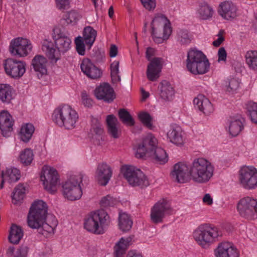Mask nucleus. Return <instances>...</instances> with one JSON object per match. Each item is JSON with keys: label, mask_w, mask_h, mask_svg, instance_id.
I'll return each mask as SVG.
<instances>
[{"label": "nucleus", "mask_w": 257, "mask_h": 257, "mask_svg": "<svg viewBox=\"0 0 257 257\" xmlns=\"http://www.w3.org/2000/svg\"><path fill=\"white\" fill-rule=\"evenodd\" d=\"M47 206L42 200L35 201L32 205L28 215L27 222L33 229L42 228L44 231L51 233L58 225L56 217L52 215L47 216Z\"/></svg>", "instance_id": "obj_1"}, {"label": "nucleus", "mask_w": 257, "mask_h": 257, "mask_svg": "<svg viewBox=\"0 0 257 257\" xmlns=\"http://www.w3.org/2000/svg\"><path fill=\"white\" fill-rule=\"evenodd\" d=\"M209 67L208 60L203 52L196 49H190L188 52L186 67L191 73L204 74L209 71Z\"/></svg>", "instance_id": "obj_2"}, {"label": "nucleus", "mask_w": 257, "mask_h": 257, "mask_svg": "<svg viewBox=\"0 0 257 257\" xmlns=\"http://www.w3.org/2000/svg\"><path fill=\"white\" fill-rule=\"evenodd\" d=\"M213 167L206 159L200 158L193 160L190 165L192 179L197 183L207 182L213 175Z\"/></svg>", "instance_id": "obj_3"}, {"label": "nucleus", "mask_w": 257, "mask_h": 257, "mask_svg": "<svg viewBox=\"0 0 257 257\" xmlns=\"http://www.w3.org/2000/svg\"><path fill=\"white\" fill-rule=\"evenodd\" d=\"M53 120L60 126L72 130L76 126L78 120L77 112L70 106L64 105L55 109L53 113Z\"/></svg>", "instance_id": "obj_4"}, {"label": "nucleus", "mask_w": 257, "mask_h": 257, "mask_svg": "<svg viewBox=\"0 0 257 257\" xmlns=\"http://www.w3.org/2000/svg\"><path fill=\"white\" fill-rule=\"evenodd\" d=\"M110 223L109 216L103 209L92 213L85 219L84 228L93 233L100 234L103 233V227Z\"/></svg>", "instance_id": "obj_5"}, {"label": "nucleus", "mask_w": 257, "mask_h": 257, "mask_svg": "<svg viewBox=\"0 0 257 257\" xmlns=\"http://www.w3.org/2000/svg\"><path fill=\"white\" fill-rule=\"evenodd\" d=\"M220 235L217 228L209 224L199 225L193 232L195 240L203 248L215 241Z\"/></svg>", "instance_id": "obj_6"}, {"label": "nucleus", "mask_w": 257, "mask_h": 257, "mask_svg": "<svg viewBox=\"0 0 257 257\" xmlns=\"http://www.w3.org/2000/svg\"><path fill=\"white\" fill-rule=\"evenodd\" d=\"M168 20L162 15H158L154 18L151 23L152 35L154 41L157 43H161L167 39L171 34L170 24H167Z\"/></svg>", "instance_id": "obj_7"}, {"label": "nucleus", "mask_w": 257, "mask_h": 257, "mask_svg": "<svg viewBox=\"0 0 257 257\" xmlns=\"http://www.w3.org/2000/svg\"><path fill=\"white\" fill-rule=\"evenodd\" d=\"M121 172L124 178L133 187H146L150 184L145 174L139 169L131 165H124L121 168Z\"/></svg>", "instance_id": "obj_8"}, {"label": "nucleus", "mask_w": 257, "mask_h": 257, "mask_svg": "<svg viewBox=\"0 0 257 257\" xmlns=\"http://www.w3.org/2000/svg\"><path fill=\"white\" fill-rule=\"evenodd\" d=\"M83 175L81 173L71 176L62 186L64 197L71 201L79 199L82 194L80 184L82 183Z\"/></svg>", "instance_id": "obj_9"}, {"label": "nucleus", "mask_w": 257, "mask_h": 257, "mask_svg": "<svg viewBox=\"0 0 257 257\" xmlns=\"http://www.w3.org/2000/svg\"><path fill=\"white\" fill-rule=\"evenodd\" d=\"M155 50L151 47H148L146 50V57L150 63L148 65L147 70V76L148 79L152 81L156 80L160 77L163 59L161 58L155 57L151 59L155 55Z\"/></svg>", "instance_id": "obj_10"}, {"label": "nucleus", "mask_w": 257, "mask_h": 257, "mask_svg": "<svg viewBox=\"0 0 257 257\" xmlns=\"http://www.w3.org/2000/svg\"><path fill=\"white\" fill-rule=\"evenodd\" d=\"M237 210L243 217L248 219L257 218V200L250 197L241 199L237 206Z\"/></svg>", "instance_id": "obj_11"}, {"label": "nucleus", "mask_w": 257, "mask_h": 257, "mask_svg": "<svg viewBox=\"0 0 257 257\" xmlns=\"http://www.w3.org/2000/svg\"><path fill=\"white\" fill-rule=\"evenodd\" d=\"M41 180L46 190L51 193L56 191V186L59 183L57 170L49 166H44L41 175Z\"/></svg>", "instance_id": "obj_12"}, {"label": "nucleus", "mask_w": 257, "mask_h": 257, "mask_svg": "<svg viewBox=\"0 0 257 257\" xmlns=\"http://www.w3.org/2000/svg\"><path fill=\"white\" fill-rule=\"evenodd\" d=\"M239 182L247 190L257 187V170L252 167H243L239 171Z\"/></svg>", "instance_id": "obj_13"}, {"label": "nucleus", "mask_w": 257, "mask_h": 257, "mask_svg": "<svg viewBox=\"0 0 257 257\" xmlns=\"http://www.w3.org/2000/svg\"><path fill=\"white\" fill-rule=\"evenodd\" d=\"M172 208L166 200H162L157 202L151 209V219L154 223L162 222L166 215L172 214Z\"/></svg>", "instance_id": "obj_14"}, {"label": "nucleus", "mask_w": 257, "mask_h": 257, "mask_svg": "<svg viewBox=\"0 0 257 257\" xmlns=\"http://www.w3.org/2000/svg\"><path fill=\"white\" fill-rule=\"evenodd\" d=\"M158 141L152 134H149L143 138L142 142L139 144L136 153V157L140 159H146L148 152H152L158 147Z\"/></svg>", "instance_id": "obj_15"}, {"label": "nucleus", "mask_w": 257, "mask_h": 257, "mask_svg": "<svg viewBox=\"0 0 257 257\" xmlns=\"http://www.w3.org/2000/svg\"><path fill=\"white\" fill-rule=\"evenodd\" d=\"M32 46L30 41L22 38L13 40L9 47L11 54L20 57L27 56L32 50Z\"/></svg>", "instance_id": "obj_16"}, {"label": "nucleus", "mask_w": 257, "mask_h": 257, "mask_svg": "<svg viewBox=\"0 0 257 257\" xmlns=\"http://www.w3.org/2000/svg\"><path fill=\"white\" fill-rule=\"evenodd\" d=\"M171 174L172 177L178 183H185L191 178L190 166L184 163L179 162L174 166Z\"/></svg>", "instance_id": "obj_17"}, {"label": "nucleus", "mask_w": 257, "mask_h": 257, "mask_svg": "<svg viewBox=\"0 0 257 257\" xmlns=\"http://www.w3.org/2000/svg\"><path fill=\"white\" fill-rule=\"evenodd\" d=\"M6 73L14 78L21 77L25 72V64L21 61L10 59L5 64Z\"/></svg>", "instance_id": "obj_18"}, {"label": "nucleus", "mask_w": 257, "mask_h": 257, "mask_svg": "<svg viewBox=\"0 0 257 257\" xmlns=\"http://www.w3.org/2000/svg\"><path fill=\"white\" fill-rule=\"evenodd\" d=\"M94 94L98 100L107 103H111L115 98V94L112 87L107 83H103L94 90Z\"/></svg>", "instance_id": "obj_19"}, {"label": "nucleus", "mask_w": 257, "mask_h": 257, "mask_svg": "<svg viewBox=\"0 0 257 257\" xmlns=\"http://www.w3.org/2000/svg\"><path fill=\"white\" fill-rule=\"evenodd\" d=\"M95 175L98 183L101 186H106L112 175V170L111 167L106 163H100L97 165Z\"/></svg>", "instance_id": "obj_20"}, {"label": "nucleus", "mask_w": 257, "mask_h": 257, "mask_svg": "<svg viewBox=\"0 0 257 257\" xmlns=\"http://www.w3.org/2000/svg\"><path fill=\"white\" fill-rule=\"evenodd\" d=\"M80 67L83 73L92 79L99 78L102 74L101 70L95 66L90 59L87 58L82 60Z\"/></svg>", "instance_id": "obj_21"}, {"label": "nucleus", "mask_w": 257, "mask_h": 257, "mask_svg": "<svg viewBox=\"0 0 257 257\" xmlns=\"http://www.w3.org/2000/svg\"><path fill=\"white\" fill-rule=\"evenodd\" d=\"M56 37L57 38L55 41V44L60 54H64L71 48V40L65 34L60 32L59 29L54 30Z\"/></svg>", "instance_id": "obj_22"}, {"label": "nucleus", "mask_w": 257, "mask_h": 257, "mask_svg": "<svg viewBox=\"0 0 257 257\" xmlns=\"http://www.w3.org/2000/svg\"><path fill=\"white\" fill-rule=\"evenodd\" d=\"M14 120L12 115L7 110H3L0 114V129L5 137H9L13 131Z\"/></svg>", "instance_id": "obj_23"}, {"label": "nucleus", "mask_w": 257, "mask_h": 257, "mask_svg": "<svg viewBox=\"0 0 257 257\" xmlns=\"http://www.w3.org/2000/svg\"><path fill=\"white\" fill-rule=\"evenodd\" d=\"M218 12L222 18L226 20H232L237 16V8L230 2L221 3Z\"/></svg>", "instance_id": "obj_24"}, {"label": "nucleus", "mask_w": 257, "mask_h": 257, "mask_svg": "<svg viewBox=\"0 0 257 257\" xmlns=\"http://www.w3.org/2000/svg\"><path fill=\"white\" fill-rule=\"evenodd\" d=\"M31 64L39 78L47 74L48 61L44 56L41 55L35 56Z\"/></svg>", "instance_id": "obj_25"}, {"label": "nucleus", "mask_w": 257, "mask_h": 257, "mask_svg": "<svg viewBox=\"0 0 257 257\" xmlns=\"http://www.w3.org/2000/svg\"><path fill=\"white\" fill-rule=\"evenodd\" d=\"M216 257H239L237 249L229 242H223L215 250Z\"/></svg>", "instance_id": "obj_26"}, {"label": "nucleus", "mask_w": 257, "mask_h": 257, "mask_svg": "<svg viewBox=\"0 0 257 257\" xmlns=\"http://www.w3.org/2000/svg\"><path fill=\"white\" fill-rule=\"evenodd\" d=\"M170 141L177 146H182L184 143V133L182 128L177 125L171 126L167 133Z\"/></svg>", "instance_id": "obj_27"}, {"label": "nucleus", "mask_w": 257, "mask_h": 257, "mask_svg": "<svg viewBox=\"0 0 257 257\" xmlns=\"http://www.w3.org/2000/svg\"><path fill=\"white\" fill-rule=\"evenodd\" d=\"M55 44L52 41L45 40L42 45V50L52 62H56L60 59L61 54L59 51L55 48Z\"/></svg>", "instance_id": "obj_28"}, {"label": "nucleus", "mask_w": 257, "mask_h": 257, "mask_svg": "<svg viewBox=\"0 0 257 257\" xmlns=\"http://www.w3.org/2000/svg\"><path fill=\"white\" fill-rule=\"evenodd\" d=\"M193 103L205 115H209L213 111L211 103L203 95H198L195 97L193 100Z\"/></svg>", "instance_id": "obj_29"}, {"label": "nucleus", "mask_w": 257, "mask_h": 257, "mask_svg": "<svg viewBox=\"0 0 257 257\" xmlns=\"http://www.w3.org/2000/svg\"><path fill=\"white\" fill-rule=\"evenodd\" d=\"M1 177L2 180L0 188L2 189L5 181L10 184L18 181L20 178V171L18 169L15 168H8L5 171H2Z\"/></svg>", "instance_id": "obj_30"}, {"label": "nucleus", "mask_w": 257, "mask_h": 257, "mask_svg": "<svg viewBox=\"0 0 257 257\" xmlns=\"http://www.w3.org/2000/svg\"><path fill=\"white\" fill-rule=\"evenodd\" d=\"M160 97L165 100H171L173 99L175 90L170 83L166 80L162 81L158 86Z\"/></svg>", "instance_id": "obj_31"}, {"label": "nucleus", "mask_w": 257, "mask_h": 257, "mask_svg": "<svg viewBox=\"0 0 257 257\" xmlns=\"http://www.w3.org/2000/svg\"><path fill=\"white\" fill-rule=\"evenodd\" d=\"M133 236L126 238H121L114 246V255L115 257H123L126 250L132 244Z\"/></svg>", "instance_id": "obj_32"}, {"label": "nucleus", "mask_w": 257, "mask_h": 257, "mask_svg": "<svg viewBox=\"0 0 257 257\" xmlns=\"http://www.w3.org/2000/svg\"><path fill=\"white\" fill-rule=\"evenodd\" d=\"M106 121L108 134L114 139L119 138L120 131L117 127L119 124L117 118L114 115L110 114L107 116Z\"/></svg>", "instance_id": "obj_33"}, {"label": "nucleus", "mask_w": 257, "mask_h": 257, "mask_svg": "<svg viewBox=\"0 0 257 257\" xmlns=\"http://www.w3.org/2000/svg\"><path fill=\"white\" fill-rule=\"evenodd\" d=\"M147 158H150L154 162L160 164H164L168 160L166 151L160 147H157L152 152H148Z\"/></svg>", "instance_id": "obj_34"}, {"label": "nucleus", "mask_w": 257, "mask_h": 257, "mask_svg": "<svg viewBox=\"0 0 257 257\" xmlns=\"http://www.w3.org/2000/svg\"><path fill=\"white\" fill-rule=\"evenodd\" d=\"M97 36V32L90 26L86 27L83 32L82 40L90 49L93 45Z\"/></svg>", "instance_id": "obj_35"}, {"label": "nucleus", "mask_w": 257, "mask_h": 257, "mask_svg": "<svg viewBox=\"0 0 257 257\" xmlns=\"http://www.w3.org/2000/svg\"><path fill=\"white\" fill-rule=\"evenodd\" d=\"M23 236L22 228L15 224H13L11 227L9 239L13 244H18Z\"/></svg>", "instance_id": "obj_36"}, {"label": "nucleus", "mask_w": 257, "mask_h": 257, "mask_svg": "<svg viewBox=\"0 0 257 257\" xmlns=\"http://www.w3.org/2000/svg\"><path fill=\"white\" fill-rule=\"evenodd\" d=\"M118 222L119 228L123 232L130 230L132 227V220L128 214L124 212H119Z\"/></svg>", "instance_id": "obj_37"}, {"label": "nucleus", "mask_w": 257, "mask_h": 257, "mask_svg": "<svg viewBox=\"0 0 257 257\" xmlns=\"http://www.w3.org/2000/svg\"><path fill=\"white\" fill-rule=\"evenodd\" d=\"M13 99V90L8 84L0 85V99L4 103H9Z\"/></svg>", "instance_id": "obj_38"}, {"label": "nucleus", "mask_w": 257, "mask_h": 257, "mask_svg": "<svg viewBox=\"0 0 257 257\" xmlns=\"http://www.w3.org/2000/svg\"><path fill=\"white\" fill-rule=\"evenodd\" d=\"M34 131V126L31 123H27L23 125L19 134L21 140L24 142H28L31 139Z\"/></svg>", "instance_id": "obj_39"}, {"label": "nucleus", "mask_w": 257, "mask_h": 257, "mask_svg": "<svg viewBox=\"0 0 257 257\" xmlns=\"http://www.w3.org/2000/svg\"><path fill=\"white\" fill-rule=\"evenodd\" d=\"M118 117L122 123L127 126H133L135 124V120L130 112L124 108L120 109L118 112Z\"/></svg>", "instance_id": "obj_40"}, {"label": "nucleus", "mask_w": 257, "mask_h": 257, "mask_svg": "<svg viewBox=\"0 0 257 257\" xmlns=\"http://www.w3.org/2000/svg\"><path fill=\"white\" fill-rule=\"evenodd\" d=\"M245 57L246 64L249 68L257 70V51H248L246 52Z\"/></svg>", "instance_id": "obj_41"}, {"label": "nucleus", "mask_w": 257, "mask_h": 257, "mask_svg": "<svg viewBox=\"0 0 257 257\" xmlns=\"http://www.w3.org/2000/svg\"><path fill=\"white\" fill-rule=\"evenodd\" d=\"M33 159V152L30 149H25L21 152L19 156L20 162L25 166H28L31 164Z\"/></svg>", "instance_id": "obj_42"}, {"label": "nucleus", "mask_w": 257, "mask_h": 257, "mask_svg": "<svg viewBox=\"0 0 257 257\" xmlns=\"http://www.w3.org/2000/svg\"><path fill=\"white\" fill-rule=\"evenodd\" d=\"M240 120H243V119H235L230 123L229 133L233 137L237 136L243 128V124Z\"/></svg>", "instance_id": "obj_43"}, {"label": "nucleus", "mask_w": 257, "mask_h": 257, "mask_svg": "<svg viewBox=\"0 0 257 257\" xmlns=\"http://www.w3.org/2000/svg\"><path fill=\"white\" fill-rule=\"evenodd\" d=\"M177 40L181 45H187L191 42V36L187 30L180 29L177 31Z\"/></svg>", "instance_id": "obj_44"}, {"label": "nucleus", "mask_w": 257, "mask_h": 257, "mask_svg": "<svg viewBox=\"0 0 257 257\" xmlns=\"http://www.w3.org/2000/svg\"><path fill=\"white\" fill-rule=\"evenodd\" d=\"M25 188L21 184L18 185L15 188L12 195V199L15 202V204H17L18 202L22 200L25 196Z\"/></svg>", "instance_id": "obj_45"}, {"label": "nucleus", "mask_w": 257, "mask_h": 257, "mask_svg": "<svg viewBox=\"0 0 257 257\" xmlns=\"http://www.w3.org/2000/svg\"><path fill=\"white\" fill-rule=\"evenodd\" d=\"M119 64V61H115L112 62L110 65L111 77L113 83H117L120 81V77L118 75Z\"/></svg>", "instance_id": "obj_46"}, {"label": "nucleus", "mask_w": 257, "mask_h": 257, "mask_svg": "<svg viewBox=\"0 0 257 257\" xmlns=\"http://www.w3.org/2000/svg\"><path fill=\"white\" fill-rule=\"evenodd\" d=\"M139 117L145 126L150 130L153 129V125L152 123V117L149 113L141 112L139 114Z\"/></svg>", "instance_id": "obj_47"}, {"label": "nucleus", "mask_w": 257, "mask_h": 257, "mask_svg": "<svg viewBox=\"0 0 257 257\" xmlns=\"http://www.w3.org/2000/svg\"><path fill=\"white\" fill-rule=\"evenodd\" d=\"M247 109L251 120L253 122L257 123V103L255 102L248 103Z\"/></svg>", "instance_id": "obj_48"}, {"label": "nucleus", "mask_w": 257, "mask_h": 257, "mask_svg": "<svg viewBox=\"0 0 257 257\" xmlns=\"http://www.w3.org/2000/svg\"><path fill=\"white\" fill-rule=\"evenodd\" d=\"M199 13L201 19L206 20L212 17L213 10L208 5L205 4L200 7Z\"/></svg>", "instance_id": "obj_49"}, {"label": "nucleus", "mask_w": 257, "mask_h": 257, "mask_svg": "<svg viewBox=\"0 0 257 257\" xmlns=\"http://www.w3.org/2000/svg\"><path fill=\"white\" fill-rule=\"evenodd\" d=\"M79 17L77 12L71 11L65 15L64 20L67 24L75 23L78 20Z\"/></svg>", "instance_id": "obj_50"}, {"label": "nucleus", "mask_w": 257, "mask_h": 257, "mask_svg": "<svg viewBox=\"0 0 257 257\" xmlns=\"http://www.w3.org/2000/svg\"><path fill=\"white\" fill-rule=\"evenodd\" d=\"M239 86V81L235 79L232 78L226 83V91L228 92L235 91Z\"/></svg>", "instance_id": "obj_51"}, {"label": "nucleus", "mask_w": 257, "mask_h": 257, "mask_svg": "<svg viewBox=\"0 0 257 257\" xmlns=\"http://www.w3.org/2000/svg\"><path fill=\"white\" fill-rule=\"evenodd\" d=\"M76 48L78 53L81 55L85 54V42L81 37H78L75 39Z\"/></svg>", "instance_id": "obj_52"}, {"label": "nucleus", "mask_w": 257, "mask_h": 257, "mask_svg": "<svg viewBox=\"0 0 257 257\" xmlns=\"http://www.w3.org/2000/svg\"><path fill=\"white\" fill-rule=\"evenodd\" d=\"M117 201L115 198L110 195L103 197L100 201V205L102 207H106L114 205Z\"/></svg>", "instance_id": "obj_53"}, {"label": "nucleus", "mask_w": 257, "mask_h": 257, "mask_svg": "<svg viewBox=\"0 0 257 257\" xmlns=\"http://www.w3.org/2000/svg\"><path fill=\"white\" fill-rule=\"evenodd\" d=\"M91 132L97 136L98 138H96V139L98 140V142H96V144L97 145H100V139L101 140H103L101 135L103 133V130L102 128L101 125L99 124L93 125L91 128Z\"/></svg>", "instance_id": "obj_54"}, {"label": "nucleus", "mask_w": 257, "mask_h": 257, "mask_svg": "<svg viewBox=\"0 0 257 257\" xmlns=\"http://www.w3.org/2000/svg\"><path fill=\"white\" fill-rule=\"evenodd\" d=\"M81 97L82 103L85 106L89 107L92 105L93 101L85 91L82 92Z\"/></svg>", "instance_id": "obj_55"}, {"label": "nucleus", "mask_w": 257, "mask_h": 257, "mask_svg": "<svg viewBox=\"0 0 257 257\" xmlns=\"http://www.w3.org/2000/svg\"><path fill=\"white\" fill-rule=\"evenodd\" d=\"M29 248L27 246L22 245L18 249L16 257H24L25 256L28 252Z\"/></svg>", "instance_id": "obj_56"}, {"label": "nucleus", "mask_w": 257, "mask_h": 257, "mask_svg": "<svg viewBox=\"0 0 257 257\" xmlns=\"http://www.w3.org/2000/svg\"><path fill=\"white\" fill-rule=\"evenodd\" d=\"M141 1L144 7L149 11L154 9L156 7L155 0H141Z\"/></svg>", "instance_id": "obj_57"}, {"label": "nucleus", "mask_w": 257, "mask_h": 257, "mask_svg": "<svg viewBox=\"0 0 257 257\" xmlns=\"http://www.w3.org/2000/svg\"><path fill=\"white\" fill-rule=\"evenodd\" d=\"M57 7L60 10H65L69 8L68 0H55Z\"/></svg>", "instance_id": "obj_58"}, {"label": "nucleus", "mask_w": 257, "mask_h": 257, "mask_svg": "<svg viewBox=\"0 0 257 257\" xmlns=\"http://www.w3.org/2000/svg\"><path fill=\"white\" fill-rule=\"evenodd\" d=\"M223 33L224 31L223 30H220L219 31V32L217 35V36L218 37V39L214 41L212 43V45L214 46L218 47L223 42V41L224 40V38L222 36Z\"/></svg>", "instance_id": "obj_59"}, {"label": "nucleus", "mask_w": 257, "mask_h": 257, "mask_svg": "<svg viewBox=\"0 0 257 257\" xmlns=\"http://www.w3.org/2000/svg\"><path fill=\"white\" fill-rule=\"evenodd\" d=\"M227 53L224 47H221L218 51V61H225L226 60Z\"/></svg>", "instance_id": "obj_60"}, {"label": "nucleus", "mask_w": 257, "mask_h": 257, "mask_svg": "<svg viewBox=\"0 0 257 257\" xmlns=\"http://www.w3.org/2000/svg\"><path fill=\"white\" fill-rule=\"evenodd\" d=\"M117 48L115 45H111L110 52H109V56L110 57H114L117 54Z\"/></svg>", "instance_id": "obj_61"}, {"label": "nucleus", "mask_w": 257, "mask_h": 257, "mask_svg": "<svg viewBox=\"0 0 257 257\" xmlns=\"http://www.w3.org/2000/svg\"><path fill=\"white\" fill-rule=\"evenodd\" d=\"M203 201L208 205L212 204V199L209 194H206L204 195L203 198Z\"/></svg>", "instance_id": "obj_62"}, {"label": "nucleus", "mask_w": 257, "mask_h": 257, "mask_svg": "<svg viewBox=\"0 0 257 257\" xmlns=\"http://www.w3.org/2000/svg\"><path fill=\"white\" fill-rule=\"evenodd\" d=\"M127 257H143L141 253L134 252H130L127 254Z\"/></svg>", "instance_id": "obj_63"}, {"label": "nucleus", "mask_w": 257, "mask_h": 257, "mask_svg": "<svg viewBox=\"0 0 257 257\" xmlns=\"http://www.w3.org/2000/svg\"><path fill=\"white\" fill-rule=\"evenodd\" d=\"M142 93L143 95V99H145L149 96V93L148 92H146L143 89H142Z\"/></svg>", "instance_id": "obj_64"}]
</instances>
